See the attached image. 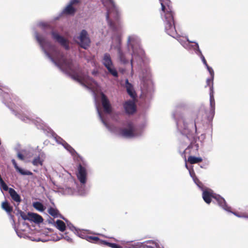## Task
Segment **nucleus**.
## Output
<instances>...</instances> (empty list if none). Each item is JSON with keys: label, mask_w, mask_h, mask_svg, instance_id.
Segmentation results:
<instances>
[{"label": "nucleus", "mask_w": 248, "mask_h": 248, "mask_svg": "<svg viewBox=\"0 0 248 248\" xmlns=\"http://www.w3.org/2000/svg\"><path fill=\"white\" fill-rule=\"evenodd\" d=\"M35 36L44 53L53 62L58 66L63 67L67 71L70 72V76L74 80L84 85V83L86 82L89 78L87 74L78 67L74 68L72 60L65 58L64 55L60 51L55 50L56 55L55 57L56 60V61H55L50 54L45 48V46L46 44L45 38L38 32L35 33Z\"/></svg>", "instance_id": "1"}, {"label": "nucleus", "mask_w": 248, "mask_h": 248, "mask_svg": "<svg viewBox=\"0 0 248 248\" xmlns=\"http://www.w3.org/2000/svg\"><path fill=\"white\" fill-rule=\"evenodd\" d=\"M162 10L165 13L164 25L166 32L170 36L174 37L177 32L174 25L173 13L170 7V0H159Z\"/></svg>", "instance_id": "2"}, {"label": "nucleus", "mask_w": 248, "mask_h": 248, "mask_svg": "<svg viewBox=\"0 0 248 248\" xmlns=\"http://www.w3.org/2000/svg\"><path fill=\"white\" fill-rule=\"evenodd\" d=\"M110 4L108 8L106 16L109 27L114 31L121 29V24L119 20V12L113 0H108Z\"/></svg>", "instance_id": "3"}, {"label": "nucleus", "mask_w": 248, "mask_h": 248, "mask_svg": "<svg viewBox=\"0 0 248 248\" xmlns=\"http://www.w3.org/2000/svg\"><path fill=\"white\" fill-rule=\"evenodd\" d=\"M103 63L113 76L118 77V72L113 66L110 56L108 53H105L104 54L103 59Z\"/></svg>", "instance_id": "4"}, {"label": "nucleus", "mask_w": 248, "mask_h": 248, "mask_svg": "<svg viewBox=\"0 0 248 248\" xmlns=\"http://www.w3.org/2000/svg\"><path fill=\"white\" fill-rule=\"evenodd\" d=\"M78 39L79 40L78 42L79 45L84 49H87L91 43L90 39L87 31L85 30H82L80 32L79 36L78 37Z\"/></svg>", "instance_id": "5"}, {"label": "nucleus", "mask_w": 248, "mask_h": 248, "mask_svg": "<svg viewBox=\"0 0 248 248\" xmlns=\"http://www.w3.org/2000/svg\"><path fill=\"white\" fill-rule=\"evenodd\" d=\"M128 128H121L120 135L124 138H132L135 136V129L132 123L129 122L127 124Z\"/></svg>", "instance_id": "6"}, {"label": "nucleus", "mask_w": 248, "mask_h": 248, "mask_svg": "<svg viewBox=\"0 0 248 248\" xmlns=\"http://www.w3.org/2000/svg\"><path fill=\"white\" fill-rule=\"evenodd\" d=\"M51 34L53 38L64 47L66 49H69L68 43L66 39L54 31H52Z\"/></svg>", "instance_id": "7"}, {"label": "nucleus", "mask_w": 248, "mask_h": 248, "mask_svg": "<svg viewBox=\"0 0 248 248\" xmlns=\"http://www.w3.org/2000/svg\"><path fill=\"white\" fill-rule=\"evenodd\" d=\"M77 177L81 184H84L86 183L87 177L86 170L81 164H79L78 167Z\"/></svg>", "instance_id": "8"}, {"label": "nucleus", "mask_w": 248, "mask_h": 248, "mask_svg": "<svg viewBox=\"0 0 248 248\" xmlns=\"http://www.w3.org/2000/svg\"><path fill=\"white\" fill-rule=\"evenodd\" d=\"M101 102L105 112L108 114L110 113L112 108L109 101L106 95L103 93L101 94Z\"/></svg>", "instance_id": "9"}, {"label": "nucleus", "mask_w": 248, "mask_h": 248, "mask_svg": "<svg viewBox=\"0 0 248 248\" xmlns=\"http://www.w3.org/2000/svg\"><path fill=\"white\" fill-rule=\"evenodd\" d=\"M124 107L126 113L128 114H132L136 111L135 103L131 100L125 102L124 105Z\"/></svg>", "instance_id": "10"}, {"label": "nucleus", "mask_w": 248, "mask_h": 248, "mask_svg": "<svg viewBox=\"0 0 248 248\" xmlns=\"http://www.w3.org/2000/svg\"><path fill=\"white\" fill-rule=\"evenodd\" d=\"M216 196V195H214L213 191L211 189L204 190L202 192V198L204 202L207 204L211 203L212 198L214 199L217 198Z\"/></svg>", "instance_id": "11"}, {"label": "nucleus", "mask_w": 248, "mask_h": 248, "mask_svg": "<svg viewBox=\"0 0 248 248\" xmlns=\"http://www.w3.org/2000/svg\"><path fill=\"white\" fill-rule=\"evenodd\" d=\"M2 189L5 191L9 190V193L12 198V199L16 202H20L21 201V198L20 196L16 193V192L13 188L9 187H1Z\"/></svg>", "instance_id": "12"}, {"label": "nucleus", "mask_w": 248, "mask_h": 248, "mask_svg": "<svg viewBox=\"0 0 248 248\" xmlns=\"http://www.w3.org/2000/svg\"><path fill=\"white\" fill-rule=\"evenodd\" d=\"M28 216H29V220L33 221L35 223H40L43 221V217L37 214L29 212Z\"/></svg>", "instance_id": "13"}, {"label": "nucleus", "mask_w": 248, "mask_h": 248, "mask_svg": "<svg viewBox=\"0 0 248 248\" xmlns=\"http://www.w3.org/2000/svg\"><path fill=\"white\" fill-rule=\"evenodd\" d=\"M125 87L126 89L127 92L128 94L132 97L135 98L136 97V93L134 91H133V88L132 85L128 81V80L127 79L125 80Z\"/></svg>", "instance_id": "14"}, {"label": "nucleus", "mask_w": 248, "mask_h": 248, "mask_svg": "<svg viewBox=\"0 0 248 248\" xmlns=\"http://www.w3.org/2000/svg\"><path fill=\"white\" fill-rule=\"evenodd\" d=\"M11 161L16 170L17 171H18L20 174L22 175H31L32 174V173L29 170H25L20 168L18 166L17 163L16 162V160L14 159H13Z\"/></svg>", "instance_id": "15"}, {"label": "nucleus", "mask_w": 248, "mask_h": 248, "mask_svg": "<svg viewBox=\"0 0 248 248\" xmlns=\"http://www.w3.org/2000/svg\"><path fill=\"white\" fill-rule=\"evenodd\" d=\"M48 212L51 216L53 217H60L64 219V217H63L62 216L59 214V210L56 208L50 207L48 210Z\"/></svg>", "instance_id": "16"}, {"label": "nucleus", "mask_w": 248, "mask_h": 248, "mask_svg": "<svg viewBox=\"0 0 248 248\" xmlns=\"http://www.w3.org/2000/svg\"><path fill=\"white\" fill-rule=\"evenodd\" d=\"M143 247L147 248H159V246L157 243L153 240H148L144 242Z\"/></svg>", "instance_id": "17"}, {"label": "nucleus", "mask_w": 248, "mask_h": 248, "mask_svg": "<svg viewBox=\"0 0 248 248\" xmlns=\"http://www.w3.org/2000/svg\"><path fill=\"white\" fill-rule=\"evenodd\" d=\"M214 78H209L206 79V85L205 87L206 88L208 87L210 89L209 93H214Z\"/></svg>", "instance_id": "18"}, {"label": "nucleus", "mask_w": 248, "mask_h": 248, "mask_svg": "<svg viewBox=\"0 0 248 248\" xmlns=\"http://www.w3.org/2000/svg\"><path fill=\"white\" fill-rule=\"evenodd\" d=\"M85 239L90 242L100 245L101 240L97 236L87 235L85 237Z\"/></svg>", "instance_id": "19"}, {"label": "nucleus", "mask_w": 248, "mask_h": 248, "mask_svg": "<svg viewBox=\"0 0 248 248\" xmlns=\"http://www.w3.org/2000/svg\"><path fill=\"white\" fill-rule=\"evenodd\" d=\"M56 227L61 232H64L66 229L65 223L61 220H57L56 221Z\"/></svg>", "instance_id": "20"}, {"label": "nucleus", "mask_w": 248, "mask_h": 248, "mask_svg": "<svg viewBox=\"0 0 248 248\" xmlns=\"http://www.w3.org/2000/svg\"><path fill=\"white\" fill-rule=\"evenodd\" d=\"M216 197H217V198H215V199L217 200L219 206L222 207L223 209H224L225 210H227L228 207L226 204V202L225 200L224 199H223L222 198H221L218 195H216Z\"/></svg>", "instance_id": "21"}, {"label": "nucleus", "mask_w": 248, "mask_h": 248, "mask_svg": "<svg viewBox=\"0 0 248 248\" xmlns=\"http://www.w3.org/2000/svg\"><path fill=\"white\" fill-rule=\"evenodd\" d=\"M2 208L8 214H11L13 211V207L11 206L7 201L3 202L1 204Z\"/></svg>", "instance_id": "22"}, {"label": "nucleus", "mask_w": 248, "mask_h": 248, "mask_svg": "<svg viewBox=\"0 0 248 248\" xmlns=\"http://www.w3.org/2000/svg\"><path fill=\"white\" fill-rule=\"evenodd\" d=\"M187 41L188 43V46H191L194 50H195L197 54H198L200 53V52H201L198 43L190 41L188 39H187Z\"/></svg>", "instance_id": "23"}, {"label": "nucleus", "mask_w": 248, "mask_h": 248, "mask_svg": "<svg viewBox=\"0 0 248 248\" xmlns=\"http://www.w3.org/2000/svg\"><path fill=\"white\" fill-rule=\"evenodd\" d=\"M202 159L201 157H197L193 156H189L188 157L187 161L191 164L198 163L202 162Z\"/></svg>", "instance_id": "24"}, {"label": "nucleus", "mask_w": 248, "mask_h": 248, "mask_svg": "<svg viewBox=\"0 0 248 248\" xmlns=\"http://www.w3.org/2000/svg\"><path fill=\"white\" fill-rule=\"evenodd\" d=\"M76 12V9L71 5L69 4L64 9L63 12L67 15H73Z\"/></svg>", "instance_id": "25"}, {"label": "nucleus", "mask_w": 248, "mask_h": 248, "mask_svg": "<svg viewBox=\"0 0 248 248\" xmlns=\"http://www.w3.org/2000/svg\"><path fill=\"white\" fill-rule=\"evenodd\" d=\"M209 95L211 110L214 113L215 109V101L214 99V93H209Z\"/></svg>", "instance_id": "26"}, {"label": "nucleus", "mask_w": 248, "mask_h": 248, "mask_svg": "<svg viewBox=\"0 0 248 248\" xmlns=\"http://www.w3.org/2000/svg\"><path fill=\"white\" fill-rule=\"evenodd\" d=\"M118 56L119 59L120 61L123 62V63H126L128 62V61L126 60V59L122 51L120 48H118Z\"/></svg>", "instance_id": "27"}, {"label": "nucleus", "mask_w": 248, "mask_h": 248, "mask_svg": "<svg viewBox=\"0 0 248 248\" xmlns=\"http://www.w3.org/2000/svg\"><path fill=\"white\" fill-rule=\"evenodd\" d=\"M33 206L36 209L41 212L44 211L45 209L43 204L42 203L38 202H34L33 204Z\"/></svg>", "instance_id": "28"}, {"label": "nucleus", "mask_w": 248, "mask_h": 248, "mask_svg": "<svg viewBox=\"0 0 248 248\" xmlns=\"http://www.w3.org/2000/svg\"><path fill=\"white\" fill-rule=\"evenodd\" d=\"M43 162V161L41 159L40 157L39 156H37V157H35V158L33 159L32 163L33 165L34 166H42Z\"/></svg>", "instance_id": "29"}, {"label": "nucleus", "mask_w": 248, "mask_h": 248, "mask_svg": "<svg viewBox=\"0 0 248 248\" xmlns=\"http://www.w3.org/2000/svg\"><path fill=\"white\" fill-rule=\"evenodd\" d=\"M19 214L20 215V217H22V218L24 220H28L29 219V216H28V214L27 215L23 211H22L21 210L19 211Z\"/></svg>", "instance_id": "30"}, {"label": "nucleus", "mask_w": 248, "mask_h": 248, "mask_svg": "<svg viewBox=\"0 0 248 248\" xmlns=\"http://www.w3.org/2000/svg\"><path fill=\"white\" fill-rule=\"evenodd\" d=\"M63 146L67 150H68L71 153H72L73 152L75 151L74 149L66 142H65L64 144H63Z\"/></svg>", "instance_id": "31"}, {"label": "nucleus", "mask_w": 248, "mask_h": 248, "mask_svg": "<svg viewBox=\"0 0 248 248\" xmlns=\"http://www.w3.org/2000/svg\"><path fill=\"white\" fill-rule=\"evenodd\" d=\"M64 194H72L73 192L72 191V187H65V190L64 192Z\"/></svg>", "instance_id": "32"}, {"label": "nucleus", "mask_w": 248, "mask_h": 248, "mask_svg": "<svg viewBox=\"0 0 248 248\" xmlns=\"http://www.w3.org/2000/svg\"><path fill=\"white\" fill-rule=\"evenodd\" d=\"M112 243L108 242L107 241L101 240L100 245H104V246H106L111 248V246H112Z\"/></svg>", "instance_id": "33"}, {"label": "nucleus", "mask_w": 248, "mask_h": 248, "mask_svg": "<svg viewBox=\"0 0 248 248\" xmlns=\"http://www.w3.org/2000/svg\"><path fill=\"white\" fill-rule=\"evenodd\" d=\"M193 179L197 186H202V182L195 176L193 177Z\"/></svg>", "instance_id": "34"}, {"label": "nucleus", "mask_w": 248, "mask_h": 248, "mask_svg": "<svg viewBox=\"0 0 248 248\" xmlns=\"http://www.w3.org/2000/svg\"><path fill=\"white\" fill-rule=\"evenodd\" d=\"M206 68L210 74V78H214V72L213 69L210 67L209 65L206 66Z\"/></svg>", "instance_id": "35"}, {"label": "nucleus", "mask_w": 248, "mask_h": 248, "mask_svg": "<svg viewBox=\"0 0 248 248\" xmlns=\"http://www.w3.org/2000/svg\"><path fill=\"white\" fill-rule=\"evenodd\" d=\"M198 55H199L201 57V58L202 59V61L203 63H204V64L205 65V66L206 67L208 65V64H207V62H206L204 57L202 55V52H200V53L198 54Z\"/></svg>", "instance_id": "36"}, {"label": "nucleus", "mask_w": 248, "mask_h": 248, "mask_svg": "<svg viewBox=\"0 0 248 248\" xmlns=\"http://www.w3.org/2000/svg\"><path fill=\"white\" fill-rule=\"evenodd\" d=\"M67 233L66 232L65 233V236H63L64 238L66 239L69 242H72V239L67 235Z\"/></svg>", "instance_id": "37"}, {"label": "nucleus", "mask_w": 248, "mask_h": 248, "mask_svg": "<svg viewBox=\"0 0 248 248\" xmlns=\"http://www.w3.org/2000/svg\"><path fill=\"white\" fill-rule=\"evenodd\" d=\"M111 248H123L122 246L115 243H112Z\"/></svg>", "instance_id": "38"}, {"label": "nucleus", "mask_w": 248, "mask_h": 248, "mask_svg": "<svg viewBox=\"0 0 248 248\" xmlns=\"http://www.w3.org/2000/svg\"><path fill=\"white\" fill-rule=\"evenodd\" d=\"M17 157H18V158L19 159H20V160H24V155H23L22 154H21V153H18V154H17Z\"/></svg>", "instance_id": "39"}, {"label": "nucleus", "mask_w": 248, "mask_h": 248, "mask_svg": "<svg viewBox=\"0 0 248 248\" xmlns=\"http://www.w3.org/2000/svg\"><path fill=\"white\" fill-rule=\"evenodd\" d=\"M78 3V0H71L69 4H71V5L73 6V5Z\"/></svg>", "instance_id": "40"}, {"label": "nucleus", "mask_w": 248, "mask_h": 248, "mask_svg": "<svg viewBox=\"0 0 248 248\" xmlns=\"http://www.w3.org/2000/svg\"><path fill=\"white\" fill-rule=\"evenodd\" d=\"M192 148V145H189L188 147L186 149V150L185 151V152H186V151H187L188 150H189L190 148Z\"/></svg>", "instance_id": "41"}, {"label": "nucleus", "mask_w": 248, "mask_h": 248, "mask_svg": "<svg viewBox=\"0 0 248 248\" xmlns=\"http://www.w3.org/2000/svg\"><path fill=\"white\" fill-rule=\"evenodd\" d=\"M141 245H142V244H139L136 245V246L134 248H140L141 247Z\"/></svg>", "instance_id": "42"}, {"label": "nucleus", "mask_w": 248, "mask_h": 248, "mask_svg": "<svg viewBox=\"0 0 248 248\" xmlns=\"http://www.w3.org/2000/svg\"><path fill=\"white\" fill-rule=\"evenodd\" d=\"M131 66L132 67L133 66V60L132 59L131 60Z\"/></svg>", "instance_id": "43"}, {"label": "nucleus", "mask_w": 248, "mask_h": 248, "mask_svg": "<svg viewBox=\"0 0 248 248\" xmlns=\"http://www.w3.org/2000/svg\"><path fill=\"white\" fill-rule=\"evenodd\" d=\"M194 126H195V127L196 128V123H195V122L194 123Z\"/></svg>", "instance_id": "44"}, {"label": "nucleus", "mask_w": 248, "mask_h": 248, "mask_svg": "<svg viewBox=\"0 0 248 248\" xmlns=\"http://www.w3.org/2000/svg\"><path fill=\"white\" fill-rule=\"evenodd\" d=\"M104 123L105 124V125H107V124L105 122H104Z\"/></svg>", "instance_id": "45"}, {"label": "nucleus", "mask_w": 248, "mask_h": 248, "mask_svg": "<svg viewBox=\"0 0 248 248\" xmlns=\"http://www.w3.org/2000/svg\"><path fill=\"white\" fill-rule=\"evenodd\" d=\"M186 168H187V166L186 164Z\"/></svg>", "instance_id": "46"}]
</instances>
